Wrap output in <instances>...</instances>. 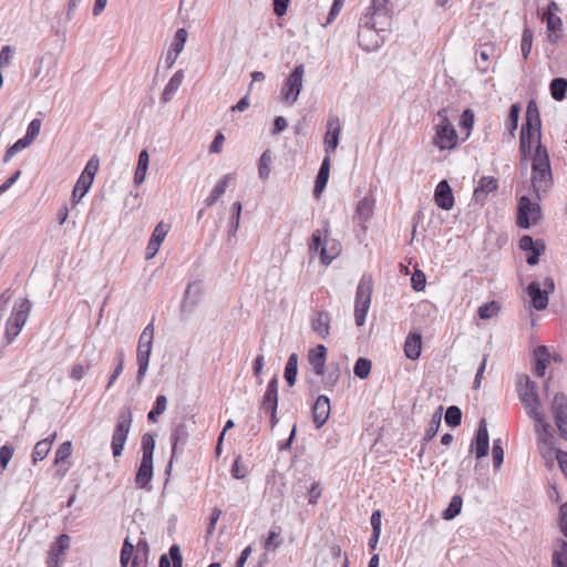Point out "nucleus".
<instances>
[{"label": "nucleus", "mask_w": 567, "mask_h": 567, "mask_svg": "<svg viewBox=\"0 0 567 567\" xmlns=\"http://www.w3.org/2000/svg\"><path fill=\"white\" fill-rule=\"evenodd\" d=\"M536 151L532 161V187L537 199L549 192L553 186V174L550 168L549 155L545 147L540 145V120L537 109H533V103L528 104L526 123L520 133V153L523 156L530 154L533 144Z\"/></svg>", "instance_id": "1"}, {"label": "nucleus", "mask_w": 567, "mask_h": 567, "mask_svg": "<svg viewBox=\"0 0 567 567\" xmlns=\"http://www.w3.org/2000/svg\"><path fill=\"white\" fill-rule=\"evenodd\" d=\"M390 0H372L371 6L367 9L365 14L360 20L358 41L359 45L365 51H373L377 48V41L367 43L364 38L367 33H372L371 28L378 25V20L389 24Z\"/></svg>", "instance_id": "2"}, {"label": "nucleus", "mask_w": 567, "mask_h": 567, "mask_svg": "<svg viewBox=\"0 0 567 567\" xmlns=\"http://www.w3.org/2000/svg\"><path fill=\"white\" fill-rule=\"evenodd\" d=\"M517 391L519 400L529 417L535 421V424L546 422L545 414L540 410V399L537 393V386L529 377L523 375L518 378Z\"/></svg>", "instance_id": "3"}, {"label": "nucleus", "mask_w": 567, "mask_h": 567, "mask_svg": "<svg viewBox=\"0 0 567 567\" xmlns=\"http://www.w3.org/2000/svg\"><path fill=\"white\" fill-rule=\"evenodd\" d=\"M310 251H319L320 260L324 265H329L341 252V245L338 240L330 238L329 223L326 221L324 226L317 229L312 234L311 243L309 245Z\"/></svg>", "instance_id": "4"}, {"label": "nucleus", "mask_w": 567, "mask_h": 567, "mask_svg": "<svg viewBox=\"0 0 567 567\" xmlns=\"http://www.w3.org/2000/svg\"><path fill=\"white\" fill-rule=\"evenodd\" d=\"M31 311V302L28 298L17 300L4 326V339L11 343L21 332Z\"/></svg>", "instance_id": "5"}, {"label": "nucleus", "mask_w": 567, "mask_h": 567, "mask_svg": "<svg viewBox=\"0 0 567 567\" xmlns=\"http://www.w3.org/2000/svg\"><path fill=\"white\" fill-rule=\"evenodd\" d=\"M535 432L537 434V446L542 457L547 466H553L554 461L558 458L560 450L556 449L555 436L550 424L546 421L535 424Z\"/></svg>", "instance_id": "6"}, {"label": "nucleus", "mask_w": 567, "mask_h": 567, "mask_svg": "<svg viewBox=\"0 0 567 567\" xmlns=\"http://www.w3.org/2000/svg\"><path fill=\"white\" fill-rule=\"evenodd\" d=\"M440 122L435 125L433 144L441 151H451L457 145V133L446 116V110L437 113Z\"/></svg>", "instance_id": "7"}, {"label": "nucleus", "mask_w": 567, "mask_h": 567, "mask_svg": "<svg viewBox=\"0 0 567 567\" xmlns=\"http://www.w3.org/2000/svg\"><path fill=\"white\" fill-rule=\"evenodd\" d=\"M373 282L370 276H363L358 285L354 302V319L358 327L365 322L367 313L371 305Z\"/></svg>", "instance_id": "8"}, {"label": "nucleus", "mask_w": 567, "mask_h": 567, "mask_svg": "<svg viewBox=\"0 0 567 567\" xmlns=\"http://www.w3.org/2000/svg\"><path fill=\"white\" fill-rule=\"evenodd\" d=\"M305 65H297L288 75L280 90V99L288 106L293 105L303 87Z\"/></svg>", "instance_id": "9"}, {"label": "nucleus", "mask_w": 567, "mask_h": 567, "mask_svg": "<svg viewBox=\"0 0 567 567\" xmlns=\"http://www.w3.org/2000/svg\"><path fill=\"white\" fill-rule=\"evenodd\" d=\"M132 424V412L130 408H123L117 417V422L112 437V452L113 456L117 457L122 454L127 434Z\"/></svg>", "instance_id": "10"}, {"label": "nucleus", "mask_w": 567, "mask_h": 567, "mask_svg": "<svg viewBox=\"0 0 567 567\" xmlns=\"http://www.w3.org/2000/svg\"><path fill=\"white\" fill-rule=\"evenodd\" d=\"M544 289L538 282H530L527 286V295L530 297L532 307L536 310H545L548 306V295L555 290V282L551 277H547L543 284Z\"/></svg>", "instance_id": "11"}, {"label": "nucleus", "mask_w": 567, "mask_h": 567, "mask_svg": "<svg viewBox=\"0 0 567 567\" xmlns=\"http://www.w3.org/2000/svg\"><path fill=\"white\" fill-rule=\"evenodd\" d=\"M540 218V206L532 203L527 196H522L518 202L517 225L520 228H529Z\"/></svg>", "instance_id": "12"}, {"label": "nucleus", "mask_w": 567, "mask_h": 567, "mask_svg": "<svg viewBox=\"0 0 567 567\" xmlns=\"http://www.w3.org/2000/svg\"><path fill=\"white\" fill-rule=\"evenodd\" d=\"M551 412L560 435L567 440V398L557 393L551 403Z\"/></svg>", "instance_id": "13"}, {"label": "nucleus", "mask_w": 567, "mask_h": 567, "mask_svg": "<svg viewBox=\"0 0 567 567\" xmlns=\"http://www.w3.org/2000/svg\"><path fill=\"white\" fill-rule=\"evenodd\" d=\"M341 134V123L337 115H329L327 121V132L323 140L324 151L327 155L334 153L339 145Z\"/></svg>", "instance_id": "14"}, {"label": "nucleus", "mask_w": 567, "mask_h": 567, "mask_svg": "<svg viewBox=\"0 0 567 567\" xmlns=\"http://www.w3.org/2000/svg\"><path fill=\"white\" fill-rule=\"evenodd\" d=\"M71 544V538L66 534L60 535L54 543L51 544L48 551L47 566L61 567L62 559Z\"/></svg>", "instance_id": "15"}, {"label": "nucleus", "mask_w": 567, "mask_h": 567, "mask_svg": "<svg viewBox=\"0 0 567 567\" xmlns=\"http://www.w3.org/2000/svg\"><path fill=\"white\" fill-rule=\"evenodd\" d=\"M471 451L475 453L477 460L485 457L489 451V436L486 421L483 419L478 424L475 439L471 445Z\"/></svg>", "instance_id": "16"}, {"label": "nucleus", "mask_w": 567, "mask_h": 567, "mask_svg": "<svg viewBox=\"0 0 567 567\" xmlns=\"http://www.w3.org/2000/svg\"><path fill=\"white\" fill-rule=\"evenodd\" d=\"M434 200L435 204L444 210H451L453 208L454 195L447 181L444 179L437 184L434 193Z\"/></svg>", "instance_id": "17"}, {"label": "nucleus", "mask_w": 567, "mask_h": 567, "mask_svg": "<svg viewBox=\"0 0 567 567\" xmlns=\"http://www.w3.org/2000/svg\"><path fill=\"white\" fill-rule=\"evenodd\" d=\"M498 187V181L493 176H483L474 189L473 197L475 203L484 204L487 195L493 193Z\"/></svg>", "instance_id": "18"}, {"label": "nucleus", "mask_w": 567, "mask_h": 567, "mask_svg": "<svg viewBox=\"0 0 567 567\" xmlns=\"http://www.w3.org/2000/svg\"><path fill=\"white\" fill-rule=\"evenodd\" d=\"M278 408V379L272 378L262 395L260 410L265 412H276Z\"/></svg>", "instance_id": "19"}, {"label": "nucleus", "mask_w": 567, "mask_h": 567, "mask_svg": "<svg viewBox=\"0 0 567 567\" xmlns=\"http://www.w3.org/2000/svg\"><path fill=\"white\" fill-rule=\"evenodd\" d=\"M313 422L316 426L321 427L330 415V400L326 395H320L312 408Z\"/></svg>", "instance_id": "20"}, {"label": "nucleus", "mask_w": 567, "mask_h": 567, "mask_svg": "<svg viewBox=\"0 0 567 567\" xmlns=\"http://www.w3.org/2000/svg\"><path fill=\"white\" fill-rule=\"evenodd\" d=\"M422 350V337L417 332H410L404 342V354L410 360H417Z\"/></svg>", "instance_id": "21"}, {"label": "nucleus", "mask_w": 567, "mask_h": 567, "mask_svg": "<svg viewBox=\"0 0 567 567\" xmlns=\"http://www.w3.org/2000/svg\"><path fill=\"white\" fill-rule=\"evenodd\" d=\"M331 317L327 311H319L311 319V328L322 339H326L330 334Z\"/></svg>", "instance_id": "22"}, {"label": "nucleus", "mask_w": 567, "mask_h": 567, "mask_svg": "<svg viewBox=\"0 0 567 567\" xmlns=\"http://www.w3.org/2000/svg\"><path fill=\"white\" fill-rule=\"evenodd\" d=\"M153 477V460L143 458L136 473L135 483L140 488H148Z\"/></svg>", "instance_id": "23"}, {"label": "nucleus", "mask_w": 567, "mask_h": 567, "mask_svg": "<svg viewBox=\"0 0 567 567\" xmlns=\"http://www.w3.org/2000/svg\"><path fill=\"white\" fill-rule=\"evenodd\" d=\"M327 349L324 346L319 344L309 352V360L312 364L313 372L317 375H323L326 365Z\"/></svg>", "instance_id": "24"}, {"label": "nucleus", "mask_w": 567, "mask_h": 567, "mask_svg": "<svg viewBox=\"0 0 567 567\" xmlns=\"http://www.w3.org/2000/svg\"><path fill=\"white\" fill-rule=\"evenodd\" d=\"M374 210V199L371 197L362 198L357 206L354 218L364 227L365 223L372 217Z\"/></svg>", "instance_id": "25"}, {"label": "nucleus", "mask_w": 567, "mask_h": 567, "mask_svg": "<svg viewBox=\"0 0 567 567\" xmlns=\"http://www.w3.org/2000/svg\"><path fill=\"white\" fill-rule=\"evenodd\" d=\"M152 349L153 347H137L136 361L138 364V371L136 375V381L138 383H142L146 375Z\"/></svg>", "instance_id": "26"}, {"label": "nucleus", "mask_w": 567, "mask_h": 567, "mask_svg": "<svg viewBox=\"0 0 567 567\" xmlns=\"http://www.w3.org/2000/svg\"><path fill=\"white\" fill-rule=\"evenodd\" d=\"M183 81H184V71L178 70L177 72L174 73V75L169 79L168 83L164 87V91H163L162 97H161L163 103H167L174 97V95L181 87Z\"/></svg>", "instance_id": "27"}, {"label": "nucleus", "mask_w": 567, "mask_h": 567, "mask_svg": "<svg viewBox=\"0 0 567 567\" xmlns=\"http://www.w3.org/2000/svg\"><path fill=\"white\" fill-rule=\"evenodd\" d=\"M330 156L327 155L320 166L319 173L317 175L316 184H315V195L319 196L321 192L327 186L328 179H329V173H330Z\"/></svg>", "instance_id": "28"}, {"label": "nucleus", "mask_w": 567, "mask_h": 567, "mask_svg": "<svg viewBox=\"0 0 567 567\" xmlns=\"http://www.w3.org/2000/svg\"><path fill=\"white\" fill-rule=\"evenodd\" d=\"M187 439H188V431H187L186 424H184V423L177 424L173 429L172 436H171L173 446H172V456H171L169 465L172 464V462L176 455L177 446L179 444L184 445L187 442Z\"/></svg>", "instance_id": "29"}, {"label": "nucleus", "mask_w": 567, "mask_h": 567, "mask_svg": "<svg viewBox=\"0 0 567 567\" xmlns=\"http://www.w3.org/2000/svg\"><path fill=\"white\" fill-rule=\"evenodd\" d=\"M56 439V433L54 432L50 437L39 441L32 453V462L35 464L39 461L44 460L51 451L52 444Z\"/></svg>", "instance_id": "30"}, {"label": "nucleus", "mask_w": 567, "mask_h": 567, "mask_svg": "<svg viewBox=\"0 0 567 567\" xmlns=\"http://www.w3.org/2000/svg\"><path fill=\"white\" fill-rule=\"evenodd\" d=\"M150 165V154L146 150L141 151L137 166L134 174V184L140 186L144 183Z\"/></svg>", "instance_id": "31"}, {"label": "nucleus", "mask_w": 567, "mask_h": 567, "mask_svg": "<svg viewBox=\"0 0 567 567\" xmlns=\"http://www.w3.org/2000/svg\"><path fill=\"white\" fill-rule=\"evenodd\" d=\"M233 174H227L215 185L210 195L205 199L206 206H213L225 194Z\"/></svg>", "instance_id": "32"}, {"label": "nucleus", "mask_w": 567, "mask_h": 567, "mask_svg": "<svg viewBox=\"0 0 567 567\" xmlns=\"http://www.w3.org/2000/svg\"><path fill=\"white\" fill-rule=\"evenodd\" d=\"M554 567H567V542L557 539L553 553Z\"/></svg>", "instance_id": "33"}, {"label": "nucleus", "mask_w": 567, "mask_h": 567, "mask_svg": "<svg viewBox=\"0 0 567 567\" xmlns=\"http://www.w3.org/2000/svg\"><path fill=\"white\" fill-rule=\"evenodd\" d=\"M298 373V355L296 353H291L288 358L285 368V380L287 383L292 386L296 383V378Z\"/></svg>", "instance_id": "34"}, {"label": "nucleus", "mask_w": 567, "mask_h": 567, "mask_svg": "<svg viewBox=\"0 0 567 567\" xmlns=\"http://www.w3.org/2000/svg\"><path fill=\"white\" fill-rule=\"evenodd\" d=\"M271 163H272L271 151L266 150L261 154V156L259 158V163H258V174L262 181H267L269 178L270 172H271Z\"/></svg>", "instance_id": "35"}, {"label": "nucleus", "mask_w": 567, "mask_h": 567, "mask_svg": "<svg viewBox=\"0 0 567 567\" xmlns=\"http://www.w3.org/2000/svg\"><path fill=\"white\" fill-rule=\"evenodd\" d=\"M93 183L89 182V179H84L83 177H79L75 186L72 192V204L76 205L80 200L85 196V194L90 190Z\"/></svg>", "instance_id": "36"}, {"label": "nucleus", "mask_w": 567, "mask_h": 567, "mask_svg": "<svg viewBox=\"0 0 567 567\" xmlns=\"http://www.w3.org/2000/svg\"><path fill=\"white\" fill-rule=\"evenodd\" d=\"M202 292H203L202 282L189 284L185 291L184 307H186L187 303H190V306H195L198 302Z\"/></svg>", "instance_id": "37"}, {"label": "nucleus", "mask_w": 567, "mask_h": 567, "mask_svg": "<svg viewBox=\"0 0 567 567\" xmlns=\"http://www.w3.org/2000/svg\"><path fill=\"white\" fill-rule=\"evenodd\" d=\"M567 91V80L564 78L554 79L550 83V94L554 100L563 101Z\"/></svg>", "instance_id": "38"}, {"label": "nucleus", "mask_w": 567, "mask_h": 567, "mask_svg": "<svg viewBox=\"0 0 567 567\" xmlns=\"http://www.w3.org/2000/svg\"><path fill=\"white\" fill-rule=\"evenodd\" d=\"M501 307L497 301H491L478 307L477 313L482 320L492 319L499 311Z\"/></svg>", "instance_id": "39"}, {"label": "nucleus", "mask_w": 567, "mask_h": 567, "mask_svg": "<svg viewBox=\"0 0 567 567\" xmlns=\"http://www.w3.org/2000/svg\"><path fill=\"white\" fill-rule=\"evenodd\" d=\"M547 369V348L539 347L536 350V364H535V373L538 377H544Z\"/></svg>", "instance_id": "40"}, {"label": "nucleus", "mask_w": 567, "mask_h": 567, "mask_svg": "<svg viewBox=\"0 0 567 567\" xmlns=\"http://www.w3.org/2000/svg\"><path fill=\"white\" fill-rule=\"evenodd\" d=\"M462 497L458 495H455L452 497L449 507L443 512V518L445 520L453 519L456 515L460 514L462 509Z\"/></svg>", "instance_id": "41"}, {"label": "nucleus", "mask_w": 567, "mask_h": 567, "mask_svg": "<svg viewBox=\"0 0 567 567\" xmlns=\"http://www.w3.org/2000/svg\"><path fill=\"white\" fill-rule=\"evenodd\" d=\"M187 38H188V32L186 29H184V28L177 29V31L174 34V38H173L169 49L181 53L184 50V45L187 41Z\"/></svg>", "instance_id": "42"}, {"label": "nucleus", "mask_w": 567, "mask_h": 567, "mask_svg": "<svg viewBox=\"0 0 567 567\" xmlns=\"http://www.w3.org/2000/svg\"><path fill=\"white\" fill-rule=\"evenodd\" d=\"M354 374L360 379H367L371 372V361L365 358H359L353 368Z\"/></svg>", "instance_id": "43"}, {"label": "nucleus", "mask_w": 567, "mask_h": 567, "mask_svg": "<svg viewBox=\"0 0 567 567\" xmlns=\"http://www.w3.org/2000/svg\"><path fill=\"white\" fill-rule=\"evenodd\" d=\"M100 161L96 156H93L86 163L82 174L80 175L84 179H89V182L93 183L94 176L99 169Z\"/></svg>", "instance_id": "44"}, {"label": "nucleus", "mask_w": 567, "mask_h": 567, "mask_svg": "<svg viewBox=\"0 0 567 567\" xmlns=\"http://www.w3.org/2000/svg\"><path fill=\"white\" fill-rule=\"evenodd\" d=\"M492 454H493L494 467H495V470H499L503 464V461H504V449H503V442L501 439L494 440Z\"/></svg>", "instance_id": "45"}, {"label": "nucleus", "mask_w": 567, "mask_h": 567, "mask_svg": "<svg viewBox=\"0 0 567 567\" xmlns=\"http://www.w3.org/2000/svg\"><path fill=\"white\" fill-rule=\"evenodd\" d=\"M168 230H169V225L165 224L164 221H159L156 225V227L154 228L150 240L154 241L157 245H162V243L166 238Z\"/></svg>", "instance_id": "46"}, {"label": "nucleus", "mask_w": 567, "mask_h": 567, "mask_svg": "<svg viewBox=\"0 0 567 567\" xmlns=\"http://www.w3.org/2000/svg\"><path fill=\"white\" fill-rule=\"evenodd\" d=\"M154 449H155L154 437L150 433H145L142 436V452H143L142 457L153 460Z\"/></svg>", "instance_id": "47"}, {"label": "nucleus", "mask_w": 567, "mask_h": 567, "mask_svg": "<svg viewBox=\"0 0 567 567\" xmlns=\"http://www.w3.org/2000/svg\"><path fill=\"white\" fill-rule=\"evenodd\" d=\"M462 421V412L460 408L452 405L445 412V422L450 426H457Z\"/></svg>", "instance_id": "48"}, {"label": "nucleus", "mask_w": 567, "mask_h": 567, "mask_svg": "<svg viewBox=\"0 0 567 567\" xmlns=\"http://www.w3.org/2000/svg\"><path fill=\"white\" fill-rule=\"evenodd\" d=\"M133 554H134V546L130 542V539L126 538L123 543V547L121 550V557H120L121 567H127L130 560L131 559L133 560Z\"/></svg>", "instance_id": "49"}, {"label": "nucleus", "mask_w": 567, "mask_h": 567, "mask_svg": "<svg viewBox=\"0 0 567 567\" xmlns=\"http://www.w3.org/2000/svg\"><path fill=\"white\" fill-rule=\"evenodd\" d=\"M533 44V32L530 29L526 28L523 31L522 34V43H520V50L523 58L526 60L530 53Z\"/></svg>", "instance_id": "50"}, {"label": "nucleus", "mask_w": 567, "mask_h": 567, "mask_svg": "<svg viewBox=\"0 0 567 567\" xmlns=\"http://www.w3.org/2000/svg\"><path fill=\"white\" fill-rule=\"evenodd\" d=\"M154 341V326L153 323L147 324L142 331L137 347H153Z\"/></svg>", "instance_id": "51"}, {"label": "nucleus", "mask_w": 567, "mask_h": 567, "mask_svg": "<svg viewBox=\"0 0 567 567\" xmlns=\"http://www.w3.org/2000/svg\"><path fill=\"white\" fill-rule=\"evenodd\" d=\"M442 410H443V408L440 406L439 410L432 416L430 427L426 431V439H429V440L434 437L440 429L441 419H442Z\"/></svg>", "instance_id": "52"}, {"label": "nucleus", "mask_w": 567, "mask_h": 567, "mask_svg": "<svg viewBox=\"0 0 567 567\" xmlns=\"http://www.w3.org/2000/svg\"><path fill=\"white\" fill-rule=\"evenodd\" d=\"M72 453V443L70 441L63 442L55 452L54 464H60L70 457Z\"/></svg>", "instance_id": "53"}, {"label": "nucleus", "mask_w": 567, "mask_h": 567, "mask_svg": "<svg viewBox=\"0 0 567 567\" xmlns=\"http://www.w3.org/2000/svg\"><path fill=\"white\" fill-rule=\"evenodd\" d=\"M546 245L543 240L538 239V244L530 250V255L527 257L526 261L530 266H535L539 261V256L545 252Z\"/></svg>", "instance_id": "54"}, {"label": "nucleus", "mask_w": 567, "mask_h": 567, "mask_svg": "<svg viewBox=\"0 0 567 567\" xmlns=\"http://www.w3.org/2000/svg\"><path fill=\"white\" fill-rule=\"evenodd\" d=\"M543 20L546 22L547 30L550 32H556L561 29V19L554 13H544Z\"/></svg>", "instance_id": "55"}, {"label": "nucleus", "mask_w": 567, "mask_h": 567, "mask_svg": "<svg viewBox=\"0 0 567 567\" xmlns=\"http://www.w3.org/2000/svg\"><path fill=\"white\" fill-rule=\"evenodd\" d=\"M280 533L271 529L265 540L264 547L266 550L274 549L276 550L279 548L282 544V542L279 539Z\"/></svg>", "instance_id": "56"}, {"label": "nucleus", "mask_w": 567, "mask_h": 567, "mask_svg": "<svg viewBox=\"0 0 567 567\" xmlns=\"http://www.w3.org/2000/svg\"><path fill=\"white\" fill-rule=\"evenodd\" d=\"M386 25H388L386 23L381 22V21L378 20V25L374 27V28H371L372 33H367V35L364 38V41L367 43L377 41V48L375 49H378L379 45H380L379 32L385 31L386 30Z\"/></svg>", "instance_id": "57"}, {"label": "nucleus", "mask_w": 567, "mask_h": 567, "mask_svg": "<svg viewBox=\"0 0 567 567\" xmlns=\"http://www.w3.org/2000/svg\"><path fill=\"white\" fill-rule=\"evenodd\" d=\"M411 284H412V288L415 291L424 290L425 284H426V278H425L424 272L421 270H415L411 277Z\"/></svg>", "instance_id": "58"}, {"label": "nucleus", "mask_w": 567, "mask_h": 567, "mask_svg": "<svg viewBox=\"0 0 567 567\" xmlns=\"http://www.w3.org/2000/svg\"><path fill=\"white\" fill-rule=\"evenodd\" d=\"M41 120L34 118L30 122L27 134L24 137H27L31 143L38 137L41 131Z\"/></svg>", "instance_id": "59"}, {"label": "nucleus", "mask_w": 567, "mask_h": 567, "mask_svg": "<svg viewBox=\"0 0 567 567\" xmlns=\"http://www.w3.org/2000/svg\"><path fill=\"white\" fill-rule=\"evenodd\" d=\"M14 450L9 445L0 447V466L4 470L13 456Z\"/></svg>", "instance_id": "60"}, {"label": "nucleus", "mask_w": 567, "mask_h": 567, "mask_svg": "<svg viewBox=\"0 0 567 567\" xmlns=\"http://www.w3.org/2000/svg\"><path fill=\"white\" fill-rule=\"evenodd\" d=\"M91 368V364L87 363V364H82V363H78V364H74L73 368L71 369V372H70V378L75 380V381H80L82 380V378L84 377L85 372Z\"/></svg>", "instance_id": "61"}, {"label": "nucleus", "mask_w": 567, "mask_h": 567, "mask_svg": "<svg viewBox=\"0 0 567 567\" xmlns=\"http://www.w3.org/2000/svg\"><path fill=\"white\" fill-rule=\"evenodd\" d=\"M123 369H124V357H123V351H121L118 353L117 365L115 367V369H114L113 373L111 374L110 380L107 382V385H106L107 389H110L112 386V384L116 381V379L121 375V373L123 372Z\"/></svg>", "instance_id": "62"}, {"label": "nucleus", "mask_w": 567, "mask_h": 567, "mask_svg": "<svg viewBox=\"0 0 567 567\" xmlns=\"http://www.w3.org/2000/svg\"><path fill=\"white\" fill-rule=\"evenodd\" d=\"M13 51L11 47L6 45L0 52V66H8L11 63Z\"/></svg>", "instance_id": "63"}, {"label": "nucleus", "mask_w": 567, "mask_h": 567, "mask_svg": "<svg viewBox=\"0 0 567 567\" xmlns=\"http://www.w3.org/2000/svg\"><path fill=\"white\" fill-rule=\"evenodd\" d=\"M559 525L561 533L567 537V502L560 506Z\"/></svg>", "instance_id": "64"}]
</instances>
